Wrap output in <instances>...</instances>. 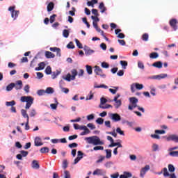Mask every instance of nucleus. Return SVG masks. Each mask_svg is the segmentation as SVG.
<instances>
[{"label": "nucleus", "mask_w": 178, "mask_h": 178, "mask_svg": "<svg viewBox=\"0 0 178 178\" xmlns=\"http://www.w3.org/2000/svg\"><path fill=\"white\" fill-rule=\"evenodd\" d=\"M96 3H98V0H92L87 2L88 6H92V8H94V5H95Z\"/></svg>", "instance_id": "23"}, {"label": "nucleus", "mask_w": 178, "mask_h": 178, "mask_svg": "<svg viewBox=\"0 0 178 178\" xmlns=\"http://www.w3.org/2000/svg\"><path fill=\"white\" fill-rule=\"evenodd\" d=\"M154 133L156 134H165V133H166V132L165 131V130H158V129H156V130L154 131Z\"/></svg>", "instance_id": "55"}, {"label": "nucleus", "mask_w": 178, "mask_h": 178, "mask_svg": "<svg viewBox=\"0 0 178 178\" xmlns=\"http://www.w3.org/2000/svg\"><path fill=\"white\" fill-rule=\"evenodd\" d=\"M35 147H41V145H43L42 142H41V138L40 137H36L35 138Z\"/></svg>", "instance_id": "13"}, {"label": "nucleus", "mask_w": 178, "mask_h": 178, "mask_svg": "<svg viewBox=\"0 0 178 178\" xmlns=\"http://www.w3.org/2000/svg\"><path fill=\"white\" fill-rule=\"evenodd\" d=\"M131 177V173L130 172H124V175H121L120 178H129Z\"/></svg>", "instance_id": "31"}, {"label": "nucleus", "mask_w": 178, "mask_h": 178, "mask_svg": "<svg viewBox=\"0 0 178 178\" xmlns=\"http://www.w3.org/2000/svg\"><path fill=\"white\" fill-rule=\"evenodd\" d=\"M8 10L11 12V17L14 19V20H16L19 16V13L20 12L19 10H15V6H10L8 8Z\"/></svg>", "instance_id": "4"}, {"label": "nucleus", "mask_w": 178, "mask_h": 178, "mask_svg": "<svg viewBox=\"0 0 178 178\" xmlns=\"http://www.w3.org/2000/svg\"><path fill=\"white\" fill-rule=\"evenodd\" d=\"M154 152H156V151H158V149H159V146L158 145H156V143H154L152 145V147Z\"/></svg>", "instance_id": "44"}, {"label": "nucleus", "mask_w": 178, "mask_h": 178, "mask_svg": "<svg viewBox=\"0 0 178 178\" xmlns=\"http://www.w3.org/2000/svg\"><path fill=\"white\" fill-rule=\"evenodd\" d=\"M14 88L17 90H22V88H23V81H22V80L17 81L14 83Z\"/></svg>", "instance_id": "10"}, {"label": "nucleus", "mask_w": 178, "mask_h": 178, "mask_svg": "<svg viewBox=\"0 0 178 178\" xmlns=\"http://www.w3.org/2000/svg\"><path fill=\"white\" fill-rule=\"evenodd\" d=\"M65 173V178H70V172L69 171L66 170L64 172Z\"/></svg>", "instance_id": "64"}, {"label": "nucleus", "mask_w": 178, "mask_h": 178, "mask_svg": "<svg viewBox=\"0 0 178 178\" xmlns=\"http://www.w3.org/2000/svg\"><path fill=\"white\" fill-rule=\"evenodd\" d=\"M120 63L121 66H122L123 69H126V67L128 65L127 61H125V60H120Z\"/></svg>", "instance_id": "42"}, {"label": "nucleus", "mask_w": 178, "mask_h": 178, "mask_svg": "<svg viewBox=\"0 0 178 178\" xmlns=\"http://www.w3.org/2000/svg\"><path fill=\"white\" fill-rule=\"evenodd\" d=\"M50 51L52 52H56L57 56H60V49L58 47H50Z\"/></svg>", "instance_id": "17"}, {"label": "nucleus", "mask_w": 178, "mask_h": 178, "mask_svg": "<svg viewBox=\"0 0 178 178\" xmlns=\"http://www.w3.org/2000/svg\"><path fill=\"white\" fill-rule=\"evenodd\" d=\"M134 108H138V111H140V112H143V113H144V112H145V110L144 109V108L140 107V106H138L137 104H134Z\"/></svg>", "instance_id": "54"}, {"label": "nucleus", "mask_w": 178, "mask_h": 178, "mask_svg": "<svg viewBox=\"0 0 178 178\" xmlns=\"http://www.w3.org/2000/svg\"><path fill=\"white\" fill-rule=\"evenodd\" d=\"M21 102H26L25 109H30L31 105L34 104V98L31 96H22L20 98Z\"/></svg>", "instance_id": "2"}, {"label": "nucleus", "mask_w": 178, "mask_h": 178, "mask_svg": "<svg viewBox=\"0 0 178 178\" xmlns=\"http://www.w3.org/2000/svg\"><path fill=\"white\" fill-rule=\"evenodd\" d=\"M168 77V74H161L159 75H156L153 76V79L156 80H162V79H166Z\"/></svg>", "instance_id": "12"}, {"label": "nucleus", "mask_w": 178, "mask_h": 178, "mask_svg": "<svg viewBox=\"0 0 178 178\" xmlns=\"http://www.w3.org/2000/svg\"><path fill=\"white\" fill-rule=\"evenodd\" d=\"M93 151H104V146H95Z\"/></svg>", "instance_id": "40"}, {"label": "nucleus", "mask_w": 178, "mask_h": 178, "mask_svg": "<svg viewBox=\"0 0 178 178\" xmlns=\"http://www.w3.org/2000/svg\"><path fill=\"white\" fill-rule=\"evenodd\" d=\"M87 127H89V129H90V130H95V129H96L95 125H94V124H92V123L88 124Z\"/></svg>", "instance_id": "53"}, {"label": "nucleus", "mask_w": 178, "mask_h": 178, "mask_svg": "<svg viewBox=\"0 0 178 178\" xmlns=\"http://www.w3.org/2000/svg\"><path fill=\"white\" fill-rule=\"evenodd\" d=\"M45 68V63L42 62L38 64V67L35 68V70L36 72H38L40 70H44V69Z\"/></svg>", "instance_id": "14"}, {"label": "nucleus", "mask_w": 178, "mask_h": 178, "mask_svg": "<svg viewBox=\"0 0 178 178\" xmlns=\"http://www.w3.org/2000/svg\"><path fill=\"white\" fill-rule=\"evenodd\" d=\"M95 74H97V76H100L101 77H106V75H105V74H104V72H102V69H101V67H99V66L96 65L95 66Z\"/></svg>", "instance_id": "5"}, {"label": "nucleus", "mask_w": 178, "mask_h": 178, "mask_svg": "<svg viewBox=\"0 0 178 178\" xmlns=\"http://www.w3.org/2000/svg\"><path fill=\"white\" fill-rule=\"evenodd\" d=\"M97 124H104V118H99L96 120Z\"/></svg>", "instance_id": "47"}, {"label": "nucleus", "mask_w": 178, "mask_h": 178, "mask_svg": "<svg viewBox=\"0 0 178 178\" xmlns=\"http://www.w3.org/2000/svg\"><path fill=\"white\" fill-rule=\"evenodd\" d=\"M116 132L118 133V134H120V136H124V131H123L120 127L116 129Z\"/></svg>", "instance_id": "49"}, {"label": "nucleus", "mask_w": 178, "mask_h": 178, "mask_svg": "<svg viewBox=\"0 0 178 178\" xmlns=\"http://www.w3.org/2000/svg\"><path fill=\"white\" fill-rule=\"evenodd\" d=\"M99 9H100L101 13H105L106 12V7H105L104 2L99 3Z\"/></svg>", "instance_id": "18"}, {"label": "nucleus", "mask_w": 178, "mask_h": 178, "mask_svg": "<svg viewBox=\"0 0 178 178\" xmlns=\"http://www.w3.org/2000/svg\"><path fill=\"white\" fill-rule=\"evenodd\" d=\"M177 19H171L169 22L170 26L173 29L174 31H176L177 30Z\"/></svg>", "instance_id": "7"}, {"label": "nucleus", "mask_w": 178, "mask_h": 178, "mask_svg": "<svg viewBox=\"0 0 178 178\" xmlns=\"http://www.w3.org/2000/svg\"><path fill=\"white\" fill-rule=\"evenodd\" d=\"M171 156H178V151H172L170 152Z\"/></svg>", "instance_id": "59"}, {"label": "nucleus", "mask_w": 178, "mask_h": 178, "mask_svg": "<svg viewBox=\"0 0 178 178\" xmlns=\"http://www.w3.org/2000/svg\"><path fill=\"white\" fill-rule=\"evenodd\" d=\"M62 92H64L65 94H69V89L67 88H62L60 86Z\"/></svg>", "instance_id": "57"}, {"label": "nucleus", "mask_w": 178, "mask_h": 178, "mask_svg": "<svg viewBox=\"0 0 178 178\" xmlns=\"http://www.w3.org/2000/svg\"><path fill=\"white\" fill-rule=\"evenodd\" d=\"M114 105H115L116 109H118L122 105V101L121 100H118V101L115 102V104H114Z\"/></svg>", "instance_id": "52"}, {"label": "nucleus", "mask_w": 178, "mask_h": 178, "mask_svg": "<svg viewBox=\"0 0 178 178\" xmlns=\"http://www.w3.org/2000/svg\"><path fill=\"white\" fill-rule=\"evenodd\" d=\"M40 152L41 154H47L48 152H49V148L44 147H42L40 149Z\"/></svg>", "instance_id": "32"}, {"label": "nucleus", "mask_w": 178, "mask_h": 178, "mask_svg": "<svg viewBox=\"0 0 178 178\" xmlns=\"http://www.w3.org/2000/svg\"><path fill=\"white\" fill-rule=\"evenodd\" d=\"M88 141V144H92L93 145H103L104 142L101 141L99 137L97 136H90L85 138Z\"/></svg>", "instance_id": "1"}, {"label": "nucleus", "mask_w": 178, "mask_h": 178, "mask_svg": "<svg viewBox=\"0 0 178 178\" xmlns=\"http://www.w3.org/2000/svg\"><path fill=\"white\" fill-rule=\"evenodd\" d=\"M86 67L88 74H92V67H91V65H86Z\"/></svg>", "instance_id": "25"}, {"label": "nucleus", "mask_w": 178, "mask_h": 178, "mask_svg": "<svg viewBox=\"0 0 178 178\" xmlns=\"http://www.w3.org/2000/svg\"><path fill=\"white\" fill-rule=\"evenodd\" d=\"M56 17V15L54 14L50 17V23H54L55 22V18Z\"/></svg>", "instance_id": "62"}, {"label": "nucleus", "mask_w": 178, "mask_h": 178, "mask_svg": "<svg viewBox=\"0 0 178 178\" xmlns=\"http://www.w3.org/2000/svg\"><path fill=\"white\" fill-rule=\"evenodd\" d=\"M138 66L139 69L144 70L145 67H144V63H143V62L138 61Z\"/></svg>", "instance_id": "61"}, {"label": "nucleus", "mask_w": 178, "mask_h": 178, "mask_svg": "<svg viewBox=\"0 0 178 178\" xmlns=\"http://www.w3.org/2000/svg\"><path fill=\"white\" fill-rule=\"evenodd\" d=\"M15 88V83H11L6 87V91H12Z\"/></svg>", "instance_id": "26"}, {"label": "nucleus", "mask_w": 178, "mask_h": 178, "mask_svg": "<svg viewBox=\"0 0 178 178\" xmlns=\"http://www.w3.org/2000/svg\"><path fill=\"white\" fill-rule=\"evenodd\" d=\"M109 116L113 122H120L122 120V117L118 113H111Z\"/></svg>", "instance_id": "6"}, {"label": "nucleus", "mask_w": 178, "mask_h": 178, "mask_svg": "<svg viewBox=\"0 0 178 178\" xmlns=\"http://www.w3.org/2000/svg\"><path fill=\"white\" fill-rule=\"evenodd\" d=\"M104 170L102 169H96L94 172H93V175L94 176H102V175H104Z\"/></svg>", "instance_id": "16"}, {"label": "nucleus", "mask_w": 178, "mask_h": 178, "mask_svg": "<svg viewBox=\"0 0 178 178\" xmlns=\"http://www.w3.org/2000/svg\"><path fill=\"white\" fill-rule=\"evenodd\" d=\"M101 66L103 69H108L109 67V64L106 62H103L102 63Z\"/></svg>", "instance_id": "46"}, {"label": "nucleus", "mask_w": 178, "mask_h": 178, "mask_svg": "<svg viewBox=\"0 0 178 178\" xmlns=\"http://www.w3.org/2000/svg\"><path fill=\"white\" fill-rule=\"evenodd\" d=\"M80 130H84V131L80 134V136H86V134H90L91 131L86 125L80 126Z\"/></svg>", "instance_id": "8"}, {"label": "nucleus", "mask_w": 178, "mask_h": 178, "mask_svg": "<svg viewBox=\"0 0 178 178\" xmlns=\"http://www.w3.org/2000/svg\"><path fill=\"white\" fill-rule=\"evenodd\" d=\"M67 48H68V49H74V44H73V42H70L67 45Z\"/></svg>", "instance_id": "48"}, {"label": "nucleus", "mask_w": 178, "mask_h": 178, "mask_svg": "<svg viewBox=\"0 0 178 178\" xmlns=\"http://www.w3.org/2000/svg\"><path fill=\"white\" fill-rule=\"evenodd\" d=\"M21 113L23 116V118H26V120H29V114H27V111L24 109L21 110Z\"/></svg>", "instance_id": "27"}, {"label": "nucleus", "mask_w": 178, "mask_h": 178, "mask_svg": "<svg viewBox=\"0 0 178 178\" xmlns=\"http://www.w3.org/2000/svg\"><path fill=\"white\" fill-rule=\"evenodd\" d=\"M149 35H148V33H144L143 35H142V40L143 41H148V38H149Z\"/></svg>", "instance_id": "45"}, {"label": "nucleus", "mask_w": 178, "mask_h": 178, "mask_svg": "<svg viewBox=\"0 0 178 178\" xmlns=\"http://www.w3.org/2000/svg\"><path fill=\"white\" fill-rule=\"evenodd\" d=\"M6 106H15V105H16V102H15V100L11 102H6Z\"/></svg>", "instance_id": "34"}, {"label": "nucleus", "mask_w": 178, "mask_h": 178, "mask_svg": "<svg viewBox=\"0 0 178 178\" xmlns=\"http://www.w3.org/2000/svg\"><path fill=\"white\" fill-rule=\"evenodd\" d=\"M95 88H108V86L104 84H102L100 86L95 85Z\"/></svg>", "instance_id": "56"}, {"label": "nucleus", "mask_w": 178, "mask_h": 178, "mask_svg": "<svg viewBox=\"0 0 178 178\" xmlns=\"http://www.w3.org/2000/svg\"><path fill=\"white\" fill-rule=\"evenodd\" d=\"M159 56V55L156 52H152L149 54V58L151 59H156V58H158Z\"/></svg>", "instance_id": "30"}, {"label": "nucleus", "mask_w": 178, "mask_h": 178, "mask_svg": "<svg viewBox=\"0 0 178 178\" xmlns=\"http://www.w3.org/2000/svg\"><path fill=\"white\" fill-rule=\"evenodd\" d=\"M63 169H66V168H67V160H63Z\"/></svg>", "instance_id": "63"}, {"label": "nucleus", "mask_w": 178, "mask_h": 178, "mask_svg": "<svg viewBox=\"0 0 178 178\" xmlns=\"http://www.w3.org/2000/svg\"><path fill=\"white\" fill-rule=\"evenodd\" d=\"M44 55L47 59H52V58H55V54H54L51 51H45Z\"/></svg>", "instance_id": "15"}, {"label": "nucleus", "mask_w": 178, "mask_h": 178, "mask_svg": "<svg viewBox=\"0 0 178 178\" xmlns=\"http://www.w3.org/2000/svg\"><path fill=\"white\" fill-rule=\"evenodd\" d=\"M81 159H83V156H77L74 161V165H76V163H79Z\"/></svg>", "instance_id": "50"}, {"label": "nucleus", "mask_w": 178, "mask_h": 178, "mask_svg": "<svg viewBox=\"0 0 178 178\" xmlns=\"http://www.w3.org/2000/svg\"><path fill=\"white\" fill-rule=\"evenodd\" d=\"M163 172L164 177H168V176H170V174H169V172H168V168H164L163 169Z\"/></svg>", "instance_id": "36"}, {"label": "nucleus", "mask_w": 178, "mask_h": 178, "mask_svg": "<svg viewBox=\"0 0 178 178\" xmlns=\"http://www.w3.org/2000/svg\"><path fill=\"white\" fill-rule=\"evenodd\" d=\"M149 169H151L149 165H146L144 168H143L140 170V177H144V176H145V173H147Z\"/></svg>", "instance_id": "9"}, {"label": "nucleus", "mask_w": 178, "mask_h": 178, "mask_svg": "<svg viewBox=\"0 0 178 178\" xmlns=\"http://www.w3.org/2000/svg\"><path fill=\"white\" fill-rule=\"evenodd\" d=\"M113 88H115V89L110 88L109 91L110 92H111V94L115 95L116 94V92L118 91V90H119V87L114 86L113 87Z\"/></svg>", "instance_id": "37"}, {"label": "nucleus", "mask_w": 178, "mask_h": 178, "mask_svg": "<svg viewBox=\"0 0 178 178\" xmlns=\"http://www.w3.org/2000/svg\"><path fill=\"white\" fill-rule=\"evenodd\" d=\"M24 90L25 92L29 93L30 92V86L29 85H26L24 88Z\"/></svg>", "instance_id": "58"}, {"label": "nucleus", "mask_w": 178, "mask_h": 178, "mask_svg": "<svg viewBox=\"0 0 178 178\" xmlns=\"http://www.w3.org/2000/svg\"><path fill=\"white\" fill-rule=\"evenodd\" d=\"M71 73L72 76L70 75V74H67L66 77L65 78V80H66L67 81H72V80H76V76H77V70H72Z\"/></svg>", "instance_id": "3"}, {"label": "nucleus", "mask_w": 178, "mask_h": 178, "mask_svg": "<svg viewBox=\"0 0 178 178\" xmlns=\"http://www.w3.org/2000/svg\"><path fill=\"white\" fill-rule=\"evenodd\" d=\"M32 168L33 169H40V164L38 161L33 160L32 161Z\"/></svg>", "instance_id": "20"}, {"label": "nucleus", "mask_w": 178, "mask_h": 178, "mask_svg": "<svg viewBox=\"0 0 178 178\" xmlns=\"http://www.w3.org/2000/svg\"><path fill=\"white\" fill-rule=\"evenodd\" d=\"M134 86H135V88H136V90H143V88H144V85H143L141 83H135Z\"/></svg>", "instance_id": "29"}, {"label": "nucleus", "mask_w": 178, "mask_h": 178, "mask_svg": "<svg viewBox=\"0 0 178 178\" xmlns=\"http://www.w3.org/2000/svg\"><path fill=\"white\" fill-rule=\"evenodd\" d=\"M54 8H55V4L54 2H50L47 5V12H52V10H54Z\"/></svg>", "instance_id": "21"}, {"label": "nucleus", "mask_w": 178, "mask_h": 178, "mask_svg": "<svg viewBox=\"0 0 178 178\" xmlns=\"http://www.w3.org/2000/svg\"><path fill=\"white\" fill-rule=\"evenodd\" d=\"M44 92H46V94H54V88L49 87L46 89Z\"/></svg>", "instance_id": "38"}, {"label": "nucleus", "mask_w": 178, "mask_h": 178, "mask_svg": "<svg viewBox=\"0 0 178 178\" xmlns=\"http://www.w3.org/2000/svg\"><path fill=\"white\" fill-rule=\"evenodd\" d=\"M116 146H118L117 148H122L123 147V145H122V144L120 143H115V142H113V143H111V144H110L108 145V147L110 148H112L113 147H116Z\"/></svg>", "instance_id": "19"}, {"label": "nucleus", "mask_w": 178, "mask_h": 178, "mask_svg": "<svg viewBox=\"0 0 178 178\" xmlns=\"http://www.w3.org/2000/svg\"><path fill=\"white\" fill-rule=\"evenodd\" d=\"M112 157V150L111 149H106V158L109 159V158Z\"/></svg>", "instance_id": "28"}, {"label": "nucleus", "mask_w": 178, "mask_h": 178, "mask_svg": "<svg viewBox=\"0 0 178 178\" xmlns=\"http://www.w3.org/2000/svg\"><path fill=\"white\" fill-rule=\"evenodd\" d=\"M168 170L171 173H173V172H175V166H173L172 164L168 165Z\"/></svg>", "instance_id": "51"}, {"label": "nucleus", "mask_w": 178, "mask_h": 178, "mask_svg": "<svg viewBox=\"0 0 178 178\" xmlns=\"http://www.w3.org/2000/svg\"><path fill=\"white\" fill-rule=\"evenodd\" d=\"M129 101L131 104H132V105H129L128 108L129 111H133V108H134V97H131L129 99Z\"/></svg>", "instance_id": "24"}, {"label": "nucleus", "mask_w": 178, "mask_h": 178, "mask_svg": "<svg viewBox=\"0 0 178 178\" xmlns=\"http://www.w3.org/2000/svg\"><path fill=\"white\" fill-rule=\"evenodd\" d=\"M45 73H46V74H51V73H52V70L51 68V66H47L46 67Z\"/></svg>", "instance_id": "43"}, {"label": "nucleus", "mask_w": 178, "mask_h": 178, "mask_svg": "<svg viewBox=\"0 0 178 178\" xmlns=\"http://www.w3.org/2000/svg\"><path fill=\"white\" fill-rule=\"evenodd\" d=\"M167 141H175V143H178V136L176 134L170 135L167 138Z\"/></svg>", "instance_id": "11"}, {"label": "nucleus", "mask_w": 178, "mask_h": 178, "mask_svg": "<svg viewBox=\"0 0 178 178\" xmlns=\"http://www.w3.org/2000/svg\"><path fill=\"white\" fill-rule=\"evenodd\" d=\"M99 107L101 108L102 109H109V108H112V105L106 104L105 106H102L100 104Z\"/></svg>", "instance_id": "39"}, {"label": "nucleus", "mask_w": 178, "mask_h": 178, "mask_svg": "<svg viewBox=\"0 0 178 178\" xmlns=\"http://www.w3.org/2000/svg\"><path fill=\"white\" fill-rule=\"evenodd\" d=\"M59 74H60V72L58 70H57L56 72H54L51 74V78L53 79H56V77H58V76H59Z\"/></svg>", "instance_id": "33"}, {"label": "nucleus", "mask_w": 178, "mask_h": 178, "mask_svg": "<svg viewBox=\"0 0 178 178\" xmlns=\"http://www.w3.org/2000/svg\"><path fill=\"white\" fill-rule=\"evenodd\" d=\"M152 66H154V67H157L158 69H162V62H155L152 64Z\"/></svg>", "instance_id": "22"}, {"label": "nucleus", "mask_w": 178, "mask_h": 178, "mask_svg": "<svg viewBox=\"0 0 178 178\" xmlns=\"http://www.w3.org/2000/svg\"><path fill=\"white\" fill-rule=\"evenodd\" d=\"M69 34H70L69 30L64 29L63 31V37H65V38H67L69 37Z\"/></svg>", "instance_id": "35"}, {"label": "nucleus", "mask_w": 178, "mask_h": 178, "mask_svg": "<svg viewBox=\"0 0 178 178\" xmlns=\"http://www.w3.org/2000/svg\"><path fill=\"white\" fill-rule=\"evenodd\" d=\"M77 145H79L77 143H71L68 145V147L70 148H76Z\"/></svg>", "instance_id": "60"}, {"label": "nucleus", "mask_w": 178, "mask_h": 178, "mask_svg": "<svg viewBox=\"0 0 178 178\" xmlns=\"http://www.w3.org/2000/svg\"><path fill=\"white\" fill-rule=\"evenodd\" d=\"M75 42L79 49H83V44L80 42V41H79V40L75 39Z\"/></svg>", "instance_id": "41"}]
</instances>
